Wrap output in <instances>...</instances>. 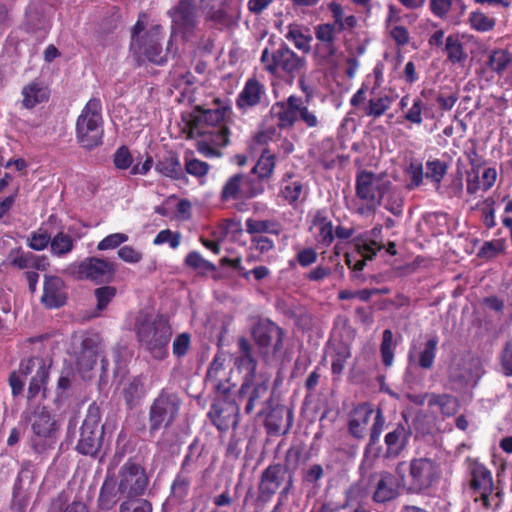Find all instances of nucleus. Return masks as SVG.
<instances>
[{"instance_id": "f257e3e1", "label": "nucleus", "mask_w": 512, "mask_h": 512, "mask_svg": "<svg viewBox=\"0 0 512 512\" xmlns=\"http://www.w3.org/2000/svg\"><path fill=\"white\" fill-rule=\"evenodd\" d=\"M149 484L146 467L136 457H129L119 467L115 478L106 477L103 481L98 506L102 510H110L120 499L143 497Z\"/></svg>"}, {"instance_id": "f03ea898", "label": "nucleus", "mask_w": 512, "mask_h": 512, "mask_svg": "<svg viewBox=\"0 0 512 512\" xmlns=\"http://www.w3.org/2000/svg\"><path fill=\"white\" fill-rule=\"evenodd\" d=\"M261 63L265 71L275 77L282 78L289 83L301 76L299 83L303 85V75L307 67V60L299 56L285 42L273 51L265 48L261 54Z\"/></svg>"}, {"instance_id": "7ed1b4c3", "label": "nucleus", "mask_w": 512, "mask_h": 512, "mask_svg": "<svg viewBox=\"0 0 512 512\" xmlns=\"http://www.w3.org/2000/svg\"><path fill=\"white\" fill-rule=\"evenodd\" d=\"M187 138L201 137L217 131L224 140V105L220 98L213 99V107L209 104L196 105L189 113L182 114Z\"/></svg>"}, {"instance_id": "20e7f679", "label": "nucleus", "mask_w": 512, "mask_h": 512, "mask_svg": "<svg viewBox=\"0 0 512 512\" xmlns=\"http://www.w3.org/2000/svg\"><path fill=\"white\" fill-rule=\"evenodd\" d=\"M136 335L143 347L156 360H164L169 352L168 345L172 337V327L166 316L157 314L152 321H143L137 325Z\"/></svg>"}, {"instance_id": "39448f33", "label": "nucleus", "mask_w": 512, "mask_h": 512, "mask_svg": "<svg viewBox=\"0 0 512 512\" xmlns=\"http://www.w3.org/2000/svg\"><path fill=\"white\" fill-rule=\"evenodd\" d=\"M76 141L80 147L91 151L103 143L102 103L99 98H91L77 117L75 125Z\"/></svg>"}, {"instance_id": "423d86ee", "label": "nucleus", "mask_w": 512, "mask_h": 512, "mask_svg": "<svg viewBox=\"0 0 512 512\" xmlns=\"http://www.w3.org/2000/svg\"><path fill=\"white\" fill-rule=\"evenodd\" d=\"M182 400L178 393L162 388L148 409V431L154 436L161 429H169L178 419Z\"/></svg>"}, {"instance_id": "0eeeda50", "label": "nucleus", "mask_w": 512, "mask_h": 512, "mask_svg": "<svg viewBox=\"0 0 512 512\" xmlns=\"http://www.w3.org/2000/svg\"><path fill=\"white\" fill-rule=\"evenodd\" d=\"M391 186L390 181L383 180L372 171H358L355 178V193L358 199L365 202L358 208V213H375Z\"/></svg>"}, {"instance_id": "6e6552de", "label": "nucleus", "mask_w": 512, "mask_h": 512, "mask_svg": "<svg viewBox=\"0 0 512 512\" xmlns=\"http://www.w3.org/2000/svg\"><path fill=\"white\" fill-rule=\"evenodd\" d=\"M104 438V426L97 407H89L80 427V435L75 450L85 456L95 457L99 453Z\"/></svg>"}, {"instance_id": "1a4fd4ad", "label": "nucleus", "mask_w": 512, "mask_h": 512, "mask_svg": "<svg viewBox=\"0 0 512 512\" xmlns=\"http://www.w3.org/2000/svg\"><path fill=\"white\" fill-rule=\"evenodd\" d=\"M70 269L77 280H88L96 285H103L115 279L117 264L108 259L92 256L71 265Z\"/></svg>"}, {"instance_id": "9d476101", "label": "nucleus", "mask_w": 512, "mask_h": 512, "mask_svg": "<svg viewBox=\"0 0 512 512\" xmlns=\"http://www.w3.org/2000/svg\"><path fill=\"white\" fill-rule=\"evenodd\" d=\"M163 28L155 25L147 30L137 42H130V51L138 61L146 59L156 65L167 62V51L162 48Z\"/></svg>"}, {"instance_id": "9b49d317", "label": "nucleus", "mask_w": 512, "mask_h": 512, "mask_svg": "<svg viewBox=\"0 0 512 512\" xmlns=\"http://www.w3.org/2000/svg\"><path fill=\"white\" fill-rule=\"evenodd\" d=\"M441 477L439 464L426 457L414 458L409 463L408 489L421 493L438 483Z\"/></svg>"}, {"instance_id": "f8f14e48", "label": "nucleus", "mask_w": 512, "mask_h": 512, "mask_svg": "<svg viewBox=\"0 0 512 512\" xmlns=\"http://www.w3.org/2000/svg\"><path fill=\"white\" fill-rule=\"evenodd\" d=\"M224 368V359L219 354L215 356L212 363L210 364L207 374L205 377V384L211 386V388L219 394V398L214 401L208 412V417L212 424L219 430L220 433L224 431V400L221 396L224 395V384L219 374Z\"/></svg>"}, {"instance_id": "ddd939ff", "label": "nucleus", "mask_w": 512, "mask_h": 512, "mask_svg": "<svg viewBox=\"0 0 512 512\" xmlns=\"http://www.w3.org/2000/svg\"><path fill=\"white\" fill-rule=\"evenodd\" d=\"M469 487L478 496L474 502L481 501L482 506L488 510L491 508L490 496L494 492L492 472L482 463L475 461L471 466Z\"/></svg>"}, {"instance_id": "4468645a", "label": "nucleus", "mask_w": 512, "mask_h": 512, "mask_svg": "<svg viewBox=\"0 0 512 512\" xmlns=\"http://www.w3.org/2000/svg\"><path fill=\"white\" fill-rule=\"evenodd\" d=\"M302 97L295 94L285 100L276 101L272 104L269 114L276 121L279 130H291L298 122V112L301 106Z\"/></svg>"}, {"instance_id": "2eb2a0df", "label": "nucleus", "mask_w": 512, "mask_h": 512, "mask_svg": "<svg viewBox=\"0 0 512 512\" xmlns=\"http://www.w3.org/2000/svg\"><path fill=\"white\" fill-rule=\"evenodd\" d=\"M288 470L286 465L272 463L262 471L258 485L259 501L268 502L271 500L283 484Z\"/></svg>"}, {"instance_id": "dca6fc26", "label": "nucleus", "mask_w": 512, "mask_h": 512, "mask_svg": "<svg viewBox=\"0 0 512 512\" xmlns=\"http://www.w3.org/2000/svg\"><path fill=\"white\" fill-rule=\"evenodd\" d=\"M368 486L373 489L372 499L376 503L392 501L399 494L398 480L388 471L372 473L369 476Z\"/></svg>"}, {"instance_id": "f3484780", "label": "nucleus", "mask_w": 512, "mask_h": 512, "mask_svg": "<svg viewBox=\"0 0 512 512\" xmlns=\"http://www.w3.org/2000/svg\"><path fill=\"white\" fill-rule=\"evenodd\" d=\"M26 423H30L32 432L56 434L57 422L44 405L28 404L21 414Z\"/></svg>"}, {"instance_id": "a211bd4d", "label": "nucleus", "mask_w": 512, "mask_h": 512, "mask_svg": "<svg viewBox=\"0 0 512 512\" xmlns=\"http://www.w3.org/2000/svg\"><path fill=\"white\" fill-rule=\"evenodd\" d=\"M306 189L303 178L300 175L294 172H286L279 182L278 197L285 204L296 207L304 201Z\"/></svg>"}, {"instance_id": "6ab92c4d", "label": "nucleus", "mask_w": 512, "mask_h": 512, "mask_svg": "<svg viewBox=\"0 0 512 512\" xmlns=\"http://www.w3.org/2000/svg\"><path fill=\"white\" fill-rule=\"evenodd\" d=\"M241 355L234 360L235 368L243 374V382L240 388V398L250 390V381H253L256 373L257 362L252 356V347L249 341L242 337L239 339Z\"/></svg>"}, {"instance_id": "aec40b11", "label": "nucleus", "mask_w": 512, "mask_h": 512, "mask_svg": "<svg viewBox=\"0 0 512 512\" xmlns=\"http://www.w3.org/2000/svg\"><path fill=\"white\" fill-rule=\"evenodd\" d=\"M252 335L261 349L273 345L274 352H278L282 348L283 330L269 320L257 323L252 329Z\"/></svg>"}, {"instance_id": "412c9836", "label": "nucleus", "mask_w": 512, "mask_h": 512, "mask_svg": "<svg viewBox=\"0 0 512 512\" xmlns=\"http://www.w3.org/2000/svg\"><path fill=\"white\" fill-rule=\"evenodd\" d=\"M173 24L178 30L191 33L197 25V6L195 0H179L170 13Z\"/></svg>"}, {"instance_id": "4be33fe9", "label": "nucleus", "mask_w": 512, "mask_h": 512, "mask_svg": "<svg viewBox=\"0 0 512 512\" xmlns=\"http://www.w3.org/2000/svg\"><path fill=\"white\" fill-rule=\"evenodd\" d=\"M411 435L412 432L410 427H406L402 423L396 424V426L384 437V443L386 446L384 457L386 459H395L399 457L407 448Z\"/></svg>"}, {"instance_id": "5701e85b", "label": "nucleus", "mask_w": 512, "mask_h": 512, "mask_svg": "<svg viewBox=\"0 0 512 512\" xmlns=\"http://www.w3.org/2000/svg\"><path fill=\"white\" fill-rule=\"evenodd\" d=\"M266 96V89L257 78L247 79L236 99V107L243 113L258 106Z\"/></svg>"}, {"instance_id": "b1692460", "label": "nucleus", "mask_w": 512, "mask_h": 512, "mask_svg": "<svg viewBox=\"0 0 512 512\" xmlns=\"http://www.w3.org/2000/svg\"><path fill=\"white\" fill-rule=\"evenodd\" d=\"M41 302L49 309L60 308L66 304L67 294L61 278L52 275L45 276Z\"/></svg>"}, {"instance_id": "393cba45", "label": "nucleus", "mask_w": 512, "mask_h": 512, "mask_svg": "<svg viewBox=\"0 0 512 512\" xmlns=\"http://www.w3.org/2000/svg\"><path fill=\"white\" fill-rule=\"evenodd\" d=\"M309 230L314 235L317 243L323 247H329L335 239L334 226L326 209L315 211Z\"/></svg>"}, {"instance_id": "a878e982", "label": "nucleus", "mask_w": 512, "mask_h": 512, "mask_svg": "<svg viewBox=\"0 0 512 512\" xmlns=\"http://www.w3.org/2000/svg\"><path fill=\"white\" fill-rule=\"evenodd\" d=\"M356 253H347L345 262L347 266L354 271H362L367 260H372L377 252L383 249V245L374 240L359 241L355 244Z\"/></svg>"}, {"instance_id": "bb28decb", "label": "nucleus", "mask_w": 512, "mask_h": 512, "mask_svg": "<svg viewBox=\"0 0 512 512\" xmlns=\"http://www.w3.org/2000/svg\"><path fill=\"white\" fill-rule=\"evenodd\" d=\"M373 405L369 402H363L355 406L350 414L348 420V431L356 439H362L365 436L366 427L375 414Z\"/></svg>"}, {"instance_id": "cd10ccee", "label": "nucleus", "mask_w": 512, "mask_h": 512, "mask_svg": "<svg viewBox=\"0 0 512 512\" xmlns=\"http://www.w3.org/2000/svg\"><path fill=\"white\" fill-rule=\"evenodd\" d=\"M486 67L499 78H505L512 85V52L507 49L492 50L485 62Z\"/></svg>"}, {"instance_id": "c85d7f7f", "label": "nucleus", "mask_w": 512, "mask_h": 512, "mask_svg": "<svg viewBox=\"0 0 512 512\" xmlns=\"http://www.w3.org/2000/svg\"><path fill=\"white\" fill-rule=\"evenodd\" d=\"M264 425L270 435H286L293 425V411L284 406L276 407L268 413Z\"/></svg>"}, {"instance_id": "c756f323", "label": "nucleus", "mask_w": 512, "mask_h": 512, "mask_svg": "<svg viewBox=\"0 0 512 512\" xmlns=\"http://www.w3.org/2000/svg\"><path fill=\"white\" fill-rule=\"evenodd\" d=\"M51 91L47 85L38 79H34L24 85L21 90L22 106L28 110L35 108L37 105L48 102Z\"/></svg>"}, {"instance_id": "7c9ffc66", "label": "nucleus", "mask_w": 512, "mask_h": 512, "mask_svg": "<svg viewBox=\"0 0 512 512\" xmlns=\"http://www.w3.org/2000/svg\"><path fill=\"white\" fill-rule=\"evenodd\" d=\"M253 381H250V390L248 393H245L242 398H240V393L238 394V402L230 401L229 398V389L226 388V410L231 409V411H238V406L243 401H246L245 412L247 414L252 413L254 410L255 403L261 399L267 392L268 386L265 383H259L255 386L252 385Z\"/></svg>"}, {"instance_id": "2f4dec72", "label": "nucleus", "mask_w": 512, "mask_h": 512, "mask_svg": "<svg viewBox=\"0 0 512 512\" xmlns=\"http://www.w3.org/2000/svg\"><path fill=\"white\" fill-rule=\"evenodd\" d=\"M231 269L237 276L242 277L246 281H250L251 276L257 281H261L270 275V270L266 266H257L249 268L244 266L240 257L228 258L226 257V271Z\"/></svg>"}, {"instance_id": "473e14b6", "label": "nucleus", "mask_w": 512, "mask_h": 512, "mask_svg": "<svg viewBox=\"0 0 512 512\" xmlns=\"http://www.w3.org/2000/svg\"><path fill=\"white\" fill-rule=\"evenodd\" d=\"M285 38L292 42L301 52L307 54L311 51L313 37L308 27L292 23L287 27Z\"/></svg>"}, {"instance_id": "72a5a7b5", "label": "nucleus", "mask_w": 512, "mask_h": 512, "mask_svg": "<svg viewBox=\"0 0 512 512\" xmlns=\"http://www.w3.org/2000/svg\"><path fill=\"white\" fill-rule=\"evenodd\" d=\"M443 51L446 54L447 61L453 65H464L468 58L458 33H453L446 37Z\"/></svg>"}, {"instance_id": "f704fd0d", "label": "nucleus", "mask_w": 512, "mask_h": 512, "mask_svg": "<svg viewBox=\"0 0 512 512\" xmlns=\"http://www.w3.org/2000/svg\"><path fill=\"white\" fill-rule=\"evenodd\" d=\"M155 170L161 175L173 180L185 179L181 162L178 156L172 152L165 155L156 163Z\"/></svg>"}, {"instance_id": "c9c22d12", "label": "nucleus", "mask_w": 512, "mask_h": 512, "mask_svg": "<svg viewBox=\"0 0 512 512\" xmlns=\"http://www.w3.org/2000/svg\"><path fill=\"white\" fill-rule=\"evenodd\" d=\"M47 512H89V508L81 500H73L69 503V496L63 490L51 499Z\"/></svg>"}, {"instance_id": "e433bc0d", "label": "nucleus", "mask_w": 512, "mask_h": 512, "mask_svg": "<svg viewBox=\"0 0 512 512\" xmlns=\"http://www.w3.org/2000/svg\"><path fill=\"white\" fill-rule=\"evenodd\" d=\"M9 265L18 270L30 269L31 267H39L38 261L41 260L39 255L30 251L23 250L22 247H15L8 254Z\"/></svg>"}, {"instance_id": "4c0bfd02", "label": "nucleus", "mask_w": 512, "mask_h": 512, "mask_svg": "<svg viewBox=\"0 0 512 512\" xmlns=\"http://www.w3.org/2000/svg\"><path fill=\"white\" fill-rule=\"evenodd\" d=\"M40 367L36 370L35 375L31 378L27 391V399L31 401L41 391L45 395L46 385L49 380V370L51 365H47L45 360H40Z\"/></svg>"}, {"instance_id": "58836bf2", "label": "nucleus", "mask_w": 512, "mask_h": 512, "mask_svg": "<svg viewBox=\"0 0 512 512\" xmlns=\"http://www.w3.org/2000/svg\"><path fill=\"white\" fill-rule=\"evenodd\" d=\"M276 166V155L272 153L269 148H265L257 163L252 168V173L255 174L258 180H269L274 172Z\"/></svg>"}, {"instance_id": "ea45409f", "label": "nucleus", "mask_w": 512, "mask_h": 512, "mask_svg": "<svg viewBox=\"0 0 512 512\" xmlns=\"http://www.w3.org/2000/svg\"><path fill=\"white\" fill-rule=\"evenodd\" d=\"M203 451L204 446L200 444L198 439H194L188 446L187 453L182 461L180 469L193 474V472L204 464L202 459Z\"/></svg>"}, {"instance_id": "a19ab883", "label": "nucleus", "mask_w": 512, "mask_h": 512, "mask_svg": "<svg viewBox=\"0 0 512 512\" xmlns=\"http://www.w3.org/2000/svg\"><path fill=\"white\" fill-rule=\"evenodd\" d=\"M246 230L251 235L267 233L278 236L283 228L281 223L275 219L258 220L248 218L246 220Z\"/></svg>"}, {"instance_id": "79ce46f5", "label": "nucleus", "mask_w": 512, "mask_h": 512, "mask_svg": "<svg viewBox=\"0 0 512 512\" xmlns=\"http://www.w3.org/2000/svg\"><path fill=\"white\" fill-rule=\"evenodd\" d=\"M200 8L205 20L211 25L224 23V0H200Z\"/></svg>"}, {"instance_id": "37998d69", "label": "nucleus", "mask_w": 512, "mask_h": 512, "mask_svg": "<svg viewBox=\"0 0 512 512\" xmlns=\"http://www.w3.org/2000/svg\"><path fill=\"white\" fill-rule=\"evenodd\" d=\"M361 494L362 489L358 485H351L345 492V501L342 504L324 502L317 510H312L311 512H338L342 509L353 507V504L357 502Z\"/></svg>"}, {"instance_id": "c03bdc74", "label": "nucleus", "mask_w": 512, "mask_h": 512, "mask_svg": "<svg viewBox=\"0 0 512 512\" xmlns=\"http://www.w3.org/2000/svg\"><path fill=\"white\" fill-rule=\"evenodd\" d=\"M185 264L196 270L199 274L211 275L214 279L219 278L215 264L204 259L197 251H191L187 254Z\"/></svg>"}, {"instance_id": "a18cd8bd", "label": "nucleus", "mask_w": 512, "mask_h": 512, "mask_svg": "<svg viewBox=\"0 0 512 512\" xmlns=\"http://www.w3.org/2000/svg\"><path fill=\"white\" fill-rule=\"evenodd\" d=\"M192 484V473L179 470L171 483V497L183 501L190 492Z\"/></svg>"}, {"instance_id": "49530a36", "label": "nucleus", "mask_w": 512, "mask_h": 512, "mask_svg": "<svg viewBox=\"0 0 512 512\" xmlns=\"http://www.w3.org/2000/svg\"><path fill=\"white\" fill-rule=\"evenodd\" d=\"M429 407L438 406L444 416H453L459 409V401L448 394H431L428 399Z\"/></svg>"}, {"instance_id": "de8ad7c7", "label": "nucleus", "mask_w": 512, "mask_h": 512, "mask_svg": "<svg viewBox=\"0 0 512 512\" xmlns=\"http://www.w3.org/2000/svg\"><path fill=\"white\" fill-rule=\"evenodd\" d=\"M144 384L140 377H134L123 389V398L129 409L137 406L144 396Z\"/></svg>"}, {"instance_id": "09e8293b", "label": "nucleus", "mask_w": 512, "mask_h": 512, "mask_svg": "<svg viewBox=\"0 0 512 512\" xmlns=\"http://www.w3.org/2000/svg\"><path fill=\"white\" fill-rule=\"evenodd\" d=\"M56 439V434L32 432L29 438V446L34 453L42 455L54 449Z\"/></svg>"}, {"instance_id": "8fccbe9b", "label": "nucleus", "mask_w": 512, "mask_h": 512, "mask_svg": "<svg viewBox=\"0 0 512 512\" xmlns=\"http://www.w3.org/2000/svg\"><path fill=\"white\" fill-rule=\"evenodd\" d=\"M351 358V349L345 343L337 344L333 349L331 371L334 376H341L348 359Z\"/></svg>"}, {"instance_id": "3c124183", "label": "nucleus", "mask_w": 512, "mask_h": 512, "mask_svg": "<svg viewBox=\"0 0 512 512\" xmlns=\"http://www.w3.org/2000/svg\"><path fill=\"white\" fill-rule=\"evenodd\" d=\"M75 240L63 231L51 238L50 248L53 255L63 257L73 251Z\"/></svg>"}, {"instance_id": "603ef678", "label": "nucleus", "mask_w": 512, "mask_h": 512, "mask_svg": "<svg viewBox=\"0 0 512 512\" xmlns=\"http://www.w3.org/2000/svg\"><path fill=\"white\" fill-rule=\"evenodd\" d=\"M448 164L440 159L428 160L426 162V173L425 176L429 179L437 188L440 187L442 180L448 171Z\"/></svg>"}, {"instance_id": "864d4df0", "label": "nucleus", "mask_w": 512, "mask_h": 512, "mask_svg": "<svg viewBox=\"0 0 512 512\" xmlns=\"http://www.w3.org/2000/svg\"><path fill=\"white\" fill-rule=\"evenodd\" d=\"M439 339L436 335L431 336L424 344V348L419 355L418 364L422 369H431L436 358Z\"/></svg>"}, {"instance_id": "5fc2aeb1", "label": "nucleus", "mask_w": 512, "mask_h": 512, "mask_svg": "<svg viewBox=\"0 0 512 512\" xmlns=\"http://www.w3.org/2000/svg\"><path fill=\"white\" fill-rule=\"evenodd\" d=\"M250 184V179L243 174H235L226 182V200L229 197L244 198L246 185Z\"/></svg>"}, {"instance_id": "6e6d98bb", "label": "nucleus", "mask_w": 512, "mask_h": 512, "mask_svg": "<svg viewBox=\"0 0 512 512\" xmlns=\"http://www.w3.org/2000/svg\"><path fill=\"white\" fill-rule=\"evenodd\" d=\"M394 335L390 329H385L382 333V341L380 344V354L382 363L386 367H390L394 362Z\"/></svg>"}, {"instance_id": "4d7b16f0", "label": "nucleus", "mask_w": 512, "mask_h": 512, "mask_svg": "<svg viewBox=\"0 0 512 512\" xmlns=\"http://www.w3.org/2000/svg\"><path fill=\"white\" fill-rule=\"evenodd\" d=\"M393 102V98L384 95L379 98H372L368 101V105L365 107V115L373 118H379L390 109Z\"/></svg>"}, {"instance_id": "13d9d810", "label": "nucleus", "mask_w": 512, "mask_h": 512, "mask_svg": "<svg viewBox=\"0 0 512 512\" xmlns=\"http://www.w3.org/2000/svg\"><path fill=\"white\" fill-rule=\"evenodd\" d=\"M50 243L51 234L42 227L32 231L26 239V245L34 251H43L50 246Z\"/></svg>"}, {"instance_id": "bf43d9fd", "label": "nucleus", "mask_w": 512, "mask_h": 512, "mask_svg": "<svg viewBox=\"0 0 512 512\" xmlns=\"http://www.w3.org/2000/svg\"><path fill=\"white\" fill-rule=\"evenodd\" d=\"M324 477V469L320 464H312L302 471V484L319 490L320 481Z\"/></svg>"}, {"instance_id": "052dcab7", "label": "nucleus", "mask_w": 512, "mask_h": 512, "mask_svg": "<svg viewBox=\"0 0 512 512\" xmlns=\"http://www.w3.org/2000/svg\"><path fill=\"white\" fill-rule=\"evenodd\" d=\"M152 510V503L142 497L123 499L119 507V512H152Z\"/></svg>"}, {"instance_id": "680f3d73", "label": "nucleus", "mask_w": 512, "mask_h": 512, "mask_svg": "<svg viewBox=\"0 0 512 512\" xmlns=\"http://www.w3.org/2000/svg\"><path fill=\"white\" fill-rule=\"evenodd\" d=\"M384 207L396 217L403 214L404 200L401 194L391 188L384 197Z\"/></svg>"}, {"instance_id": "e2e57ef3", "label": "nucleus", "mask_w": 512, "mask_h": 512, "mask_svg": "<svg viewBox=\"0 0 512 512\" xmlns=\"http://www.w3.org/2000/svg\"><path fill=\"white\" fill-rule=\"evenodd\" d=\"M116 294L117 289L114 286L103 284V286L96 288L94 290V295L97 300V310H105Z\"/></svg>"}, {"instance_id": "0e129e2a", "label": "nucleus", "mask_w": 512, "mask_h": 512, "mask_svg": "<svg viewBox=\"0 0 512 512\" xmlns=\"http://www.w3.org/2000/svg\"><path fill=\"white\" fill-rule=\"evenodd\" d=\"M298 121H300L308 129H317L321 126V118L318 116L315 110H310L304 102H301V106L298 112Z\"/></svg>"}, {"instance_id": "69168bd1", "label": "nucleus", "mask_w": 512, "mask_h": 512, "mask_svg": "<svg viewBox=\"0 0 512 512\" xmlns=\"http://www.w3.org/2000/svg\"><path fill=\"white\" fill-rule=\"evenodd\" d=\"M337 54L336 43H317L314 47V56L320 64H330Z\"/></svg>"}, {"instance_id": "338daca9", "label": "nucleus", "mask_w": 512, "mask_h": 512, "mask_svg": "<svg viewBox=\"0 0 512 512\" xmlns=\"http://www.w3.org/2000/svg\"><path fill=\"white\" fill-rule=\"evenodd\" d=\"M405 172L409 176V182L407 183L409 190L416 189L422 185L424 172L421 162L411 161Z\"/></svg>"}, {"instance_id": "774afa93", "label": "nucleus", "mask_w": 512, "mask_h": 512, "mask_svg": "<svg viewBox=\"0 0 512 512\" xmlns=\"http://www.w3.org/2000/svg\"><path fill=\"white\" fill-rule=\"evenodd\" d=\"M469 22L473 29L480 32L490 31L495 26V20L480 11L471 12Z\"/></svg>"}]
</instances>
